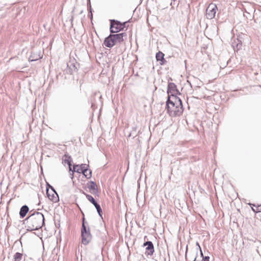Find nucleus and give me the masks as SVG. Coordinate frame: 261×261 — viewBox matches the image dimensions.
<instances>
[{"mask_svg": "<svg viewBox=\"0 0 261 261\" xmlns=\"http://www.w3.org/2000/svg\"><path fill=\"white\" fill-rule=\"evenodd\" d=\"M28 230H38L44 224V215L40 212H34L24 220Z\"/></svg>", "mask_w": 261, "mask_h": 261, "instance_id": "f257e3e1", "label": "nucleus"}, {"mask_svg": "<svg viewBox=\"0 0 261 261\" xmlns=\"http://www.w3.org/2000/svg\"><path fill=\"white\" fill-rule=\"evenodd\" d=\"M168 113L171 114H180L183 112L181 100L179 97H170L166 102Z\"/></svg>", "mask_w": 261, "mask_h": 261, "instance_id": "f03ea898", "label": "nucleus"}, {"mask_svg": "<svg viewBox=\"0 0 261 261\" xmlns=\"http://www.w3.org/2000/svg\"><path fill=\"white\" fill-rule=\"evenodd\" d=\"M88 166L89 165L84 164H82L80 166H79V165H73L74 171H76L79 173H82L87 179H89L92 176L91 170H90L89 171L88 174H86V173H87L88 171Z\"/></svg>", "mask_w": 261, "mask_h": 261, "instance_id": "7ed1b4c3", "label": "nucleus"}, {"mask_svg": "<svg viewBox=\"0 0 261 261\" xmlns=\"http://www.w3.org/2000/svg\"><path fill=\"white\" fill-rule=\"evenodd\" d=\"M126 23V22L121 23L115 20H111L110 32L112 33L119 32L124 28Z\"/></svg>", "mask_w": 261, "mask_h": 261, "instance_id": "20e7f679", "label": "nucleus"}, {"mask_svg": "<svg viewBox=\"0 0 261 261\" xmlns=\"http://www.w3.org/2000/svg\"><path fill=\"white\" fill-rule=\"evenodd\" d=\"M168 98L170 97H178V96L180 95V93L177 89L176 85L173 83H169L167 89Z\"/></svg>", "mask_w": 261, "mask_h": 261, "instance_id": "39448f33", "label": "nucleus"}, {"mask_svg": "<svg viewBox=\"0 0 261 261\" xmlns=\"http://www.w3.org/2000/svg\"><path fill=\"white\" fill-rule=\"evenodd\" d=\"M217 7L215 4H211L208 5L206 10V16L208 19H212L215 17Z\"/></svg>", "mask_w": 261, "mask_h": 261, "instance_id": "423d86ee", "label": "nucleus"}, {"mask_svg": "<svg viewBox=\"0 0 261 261\" xmlns=\"http://www.w3.org/2000/svg\"><path fill=\"white\" fill-rule=\"evenodd\" d=\"M118 44L113 34L110 35L108 37L105 38L103 44L105 46L109 48L113 47L115 45Z\"/></svg>", "mask_w": 261, "mask_h": 261, "instance_id": "0eeeda50", "label": "nucleus"}, {"mask_svg": "<svg viewBox=\"0 0 261 261\" xmlns=\"http://www.w3.org/2000/svg\"><path fill=\"white\" fill-rule=\"evenodd\" d=\"M143 247H146L145 254L147 256L152 255L154 251V246L153 243L151 241L145 242L143 245Z\"/></svg>", "mask_w": 261, "mask_h": 261, "instance_id": "6e6552de", "label": "nucleus"}, {"mask_svg": "<svg viewBox=\"0 0 261 261\" xmlns=\"http://www.w3.org/2000/svg\"><path fill=\"white\" fill-rule=\"evenodd\" d=\"M82 243L84 245H87L89 243L92 239V235L90 231L86 233H81Z\"/></svg>", "mask_w": 261, "mask_h": 261, "instance_id": "1a4fd4ad", "label": "nucleus"}, {"mask_svg": "<svg viewBox=\"0 0 261 261\" xmlns=\"http://www.w3.org/2000/svg\"><path fill=\"white\" fill-rule=\"evenodd\" d=\"M117 42L119 44L123 43L127 38V34L126 33H121L116 34H113Z\"/></svg>", "mask_w": 261, "mask_h": 261, "instance_id": "9d476101", "label": "nucleus"}, {"mask_svg": "<svg viewBox=\"0 0 261 261\" xmlns=\"http://www.w3.org/2000/svg\"><path fill=\"white\" fill-rule=\"evenodd\" d=\"M164 54L161 51H159L156 54V60L160 62V64L161 65H164L166 62V60L164 59Z\"/></svg>", "mask_w": 261, "mask_h": 261, "instance_id": "9b49d317", "label": "nucleus"}, {"mask_svg": "<svg viewBox=\"0 0 261 261\" xmlns=\"http://www.w3.org/2000/svg\"><path fill=\"white\" fill-rule=\"evenodd\" d=\"M89 184V185L88 184V188L90 190V192L93 194H96L97 192L96 184L93 181H91Z\"/></svg>", "mask_w": 261, "mask_h": 261, "instance_id": "f8f14e48", "label": "nucleus"}, {"mask_svg": "<svg viewBox=\"0 0 261 261\" xmlns=\"http://www.w3.org/2000/svg\"><path fill=\"white\" fill-rule=\"evenodd\" d=\"M46 193L48 198L53 202H57L59 201V196L56 192H54V193L51 195L49 193L48 190H47Z\"/></svg>", "mask_w": 261, "mask_h": 261, "instance_id": "ddd939ff", "label": "nucleus"}, {"mask_svg": "<svg viewBox=\"0 0 261 261\" xmlns=\"http://www.w3.org/2000/svg\"><path fill=\"white\" fill-rule=\"evenodd\" d=\"M29 211V208L27 205H23L20 210L19 215L21 218H24Z\"/></svg>", "mask_w": 261, "mask_h": 261, "instance_id": "4468645a", "label": "nucleus"}, {"mask_svg": "<svg viewBox=\"0 0 261 261\" xmlns=\"http://www.w3.org/2000/svg\"><path fill=\"white\" fill-rule=\"evenodd\" d=\"M63 162L65 164H67L68 165L71 164L72 159L70 156L67 154H65L63 158Z\"/></svg>", "mask_w": 261, "mask_h": 261, "instance_id": "2eb2a0df", "label": "nucleus"}, {"mask_svg": "<svg viewBox=\"0 0 261 261\" xmlns=\"http://www.w3.org/2000/svg\"><path fill=\"white\" fill-rule=\"evenodd\" d=\"M94 205L95 206L99 216L102 218V211L100 205L97 202L95 203Z\"/></svg>", "mask_w": 261, "mask_h": 261, "instance_id": "dca6fc26", "label": "nucleus"}, {"mask_svg": "<svg viewBox=\"0 0 261 261\" xmlns=\"http://www.w3.org/2000/svg\"><path fill=\"white\" fill-rule=\"evenodd\" d=\"M23 254L22 253L17 252L14 255V261H20L22 259Z\"/></svg>", "mask_w": 261, "mask_h": 261, "instance_id": "f3484780", "label": "nucleus"}, {"mask_svg": "<svg viewBox=\"0 0 261 261\" xmlns=\"http://www.w3.org/2000/svg\"><path fill=\"white\" fill-rule=\"evenodd\" d=\"M87 199L91 202L93 205L97 203L94 198L90 195L85 194Z\"/></svg>", "mask_w": 261, "mask_h": 261, "instance_id": "a211bd4d", "label": "nucleus"}, {"mask_svg": "<svg viewBox=\"0 0 261 261\" xmlns=\"http://www.w3.org/2000/svg\"><path fill=\"white\" fill-rule=\"evenodd\" d=\"M89 231H90V228L88 226V224H87V225H82L81 233H86Z\"/></svg>", "mask_w": 261, "mask_h": 261, "instance_id": "6ab92c4d", "label": "nucleus"}, {"mask_svg": "<svg viewBox=\"0 0 261 261\" xmlns=\"http://www.w3.org/2000/svg\"><path fill=\"white\" fill-rule=\"evenodd\" d=\"M250 205H252V204H250ZM252 205L256 207L255 208L252 207V210L254 212L256 213L261 212V205H259L256 206H255V204H252Z\"/></svg>", "mask_w": 261, "mask_h": 261, "instance_id": "aec40b11", "label": "nucleus"}, {"mask_svg": "<svg viewBox=\"0 0 261 261\" xmlns=\"http://www.w3.org/2000/svg\"><path fill=\"white\" fill-rule=\"evenodd\" d=\"M48 188H50V189L53 191V192H56L55 189L54 188V187L53 186L49 185L48 184H47V190L48 191Z\"/></svg>", "mask_w": 261, "mask_h": 261, "instance_id": "412c9836", "label": "nucleus"}, {"mask_svg": "<svg viewBox=\"0 0 261 261\" xmlns=\"http://www.w3.org/2000/svg\"><path fill=\"white\" fill-rule=\"evenodd\" d=\"M210 257L208 256H203L202 260L203 261H209Z\"/></svg>", "mask_w": 261, "mask_h": 261, "instance_id": "4be33fe9", "label": "nucleus"}, {"mask_svg": "<svg viewBox=\"0 0 261 261\" xmlns=\"http://www.w3.org/2000/svg\"><path fill=\"white\" fill-rule=\"evenodd\" d=\"M74 172L75 171H74V169H73V171L69 172L70 177L71 179H72L73 178V174Z\"/></svg>", "mask_w": 261, "mask_h": 261, "instance_id": "5701e85b", "label": "nucleus"}, {"mask_svg": "<svg viewBox=\"0 0 261 261\" xmlns=\"http://www.w3.org/2000/svg\"><path fill=\"white\" fill-rule=\"evenodd\" d=\"M88 223L85 220V218H84V217L83 218V220H82V225H87Z\"/></svg>", "mask_w": 261, "mask_h": 261, "instance_id": "b1692460", "label": "nucleus"}, {"mask_svg": "<svg viewBox=\"0 0 261 261\" xmlns=\"http://www.w3.org/2000/svg\"><path fill=\"white\" fill-rule=\"evenodd\" d=\"M71 164H69L68 165V167H69V172H71V171H73V170L71 168Z\"/></svg>", "mask_w": 261, "mask_h": 261, "instance_id": "393cba45", "label": "nucleus"}, {"mask_svg": "<svg viewBox=\"0 0 261 261\" xmlns=\"http://www.w3.org/2000/svg\"><path fill=\"white\" fill-rule=\"evenodd\" d=\"M197 254H198V252H196V256L194 257V259L193 261H196V258H197Z\"/></svg>", "mask_w": 261, "mask_h": 261, "instance_id": "a878e982", "label": "nucleus"}, {"mask_svg": "<svg viewBox=\"0 0 261 261\" xmlns=\"http://www.w3.org/2000/svg\"><path fill=\"white\" fill-rule=\"evenodd\" d=\"M199 250H200V255H201V256L203 257V256H203V253H202V250H201V249H199Z\"/></svg>", "mask_w": 261, "mask_h": 261, "instance_id": "bb28decb", "label": "nucleus"}, {"mask_svg": "<svg viewBox=\"0 0 261 261\" xmlns=\"http://www.w3.org/2000/svg\"><path fill=\"white\" fill-rule=\"evenodd\" d=\"M196 245L198 246L199 249H201L200 246L198 242L196 243Z\"/></svg>", "mask_w": 261, "mask_h": 261, "instance_id": "cd10ccee", "label": "nucleus"}, {"mask_svg": "<svg viewBox=\"0 0 261 261\" xmlns=\"http://www.w3.org/2000/svg\"><path fill=\"white\" fill-rule=\"evenodd\" d=\"M90 170H88V171H89ZM89 174V171H88L87 173H86V174Z\"/></svg>", "mask_w": 261, "mask_h": 261, "instance_id": "c85d7f7f", "label": "nucleus"}, {"mask_svg": "<svg viewBox=\"0 0 261 261\" xmlns=\"http://www.w3.org/2000/svg\"><path fill=\"white\" fill-rule=\"evenodd\" d=\"M33 212V211H31L30 213H31Z\"/></svg>", "mask_w": 261, "mask_h": 261, "instance_id": "c756f323", "label": "nucleus"}]
</instances>
